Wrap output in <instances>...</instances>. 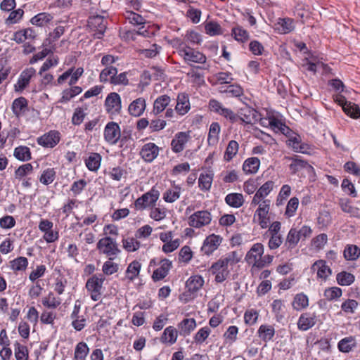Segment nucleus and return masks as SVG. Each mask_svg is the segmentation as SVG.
Instances as JSON below:
<instances>
[{
    "label": "nucleus",
    "instance_id": "obj_1",
    "mask_svg": "<svg viewBox=\"0 0 360 360\" xmlns=\"http://www.w3.org/2000/svg\"><path fill=\"white\" fill-rule=\"evenodd\" d=\"M241 255L237 252L233 251L221 257L218 261L213 263L209 271L215 276L214 281L217 283L224 282L229 276V266H233L240 262Z\"/></svg>",
    "mask_w": 360,
    "mask_h": 360
},
{
    "label": "nucleus",
    "instance_id": "obj_2",
    "mask_svg": "<svg viewBox=\"0 0 360 360\" xmlns=\"http://www.w3.org/2000/svg\"><path fill=\"white\" fill-rule=\"evenodd\" d=\"M178 53L184 60L191 66L193 63L204 64L207 60L206 56L202 53L187 46L184 43L179 45Z\"/></svg>",
    "mask_w": 360,
    "mask_h": 360
},
{
    "label": "nucleus",
    "instance_id": "obj_3",
    "mask_svg": "<svg viewBox=\"0 0 360 360\" xmlns=\"http://www.w3.org/2000/svg\"><path fill=\"white\" fill-rule=\"evenodd\" d=\"M96 247L99 252L110 260L115 259L121 252L116 240L110 236L101 238Z\"/></svg>",
    "mask_w": 360,
    "mask_h": 360
},
{
    "label": "nucleus",
    "instance_id": "obj_4",
    "mask_svg": "<svg viewBox=\"0 0 360 360\" xmlns=\"http://www.w3.org/2000/svg\"><path fill=\"white\" fill-rule=\"evenodd\" d=\"M105 278L102 274H94L88 278L86 288L94 301H98L103 292V284Z\"/></svg>",
    "mask_w": 360,
    "mask_h": 360
},
{
    "label": "nucleus",
    "instance_id": "obj_5",
    "mask_svg": "<svg viewBox=\"0 0 360 360\" xmlns=\"http://www.w3.org/2000/svg\"><path fill=\"white\" fill-rule=\"evenodd\" d=\"M160 197V192L155 188L138 198L134 202V207L137 210H143L155 206Z\"/></svg>",
    "mask_w": 360,
    "mask_h": 360
},
{
    "label": "nucleus",
    "instance_id": "obj_6",
    "mask_svg": "<svg viewBox=\"0 0 360 360\" xmlns=\"http://www.w3.org/2000/svg\"><path fill=\"white\" fill-rule=\"evenodd\" d=\"M210 110L224 117L231 123H236V113H235L231 109L226 108L221 102L216 99H211L209 101Z\"/></svg>",
    "mask_w": 360,
    "mask_h": 360
},
{
    "label": "nucleus",
    "instance_id": "obj_7",
    "mask_svg": "<svg viewBox=\"0 0 360 360\" xmlns=\"http://www.w3.org/2000/svg\"><path fill=\"white\" fill-rule=\"evenodd\" d=\"M211 221L212 215L207 210L195 212L188 217V224L196 229L210 224Z\"/></svg>",
    "mask_w": 360,
    "mask_h": 360
},
{
    "label": "nucleus",
    "instance_id": "obj_8",
    "mask_svg": "<svg viewBox=\"0 0 360 360\" xmlns=\"http://www.w3.org/2000/svg\"><path fill=\"white\" fill-rule=\"evenodd\" d=\"M88 23L90 30L94 32V36L97 39H101L107 28V21L104 18L99 15L91 16Z\"/></svg>",
    "mask_w": 360,
    "mask_h": 360
},
{
    "label": "nucleus",
    "instance_id": "obj_9",
    "mask_svg": "<svg viewBox=\"0 0 360 360\" xmlns=\"http://www.w3.org/2000/svg\"><path fill=\"white\" fill-rule=\"evenodd\" d=\"M236 117V122L241 121L247 124H255L260 120V114L249 106L240 108Z\"/></svg>",
    "mask_w": 360,
    "mask_h": 360
},
{
    "label": "nucleus",
    "instance_id": "obj_10",
    "mask_svg": "<svg viewBox=\"0 0 360 360\" xmlns=\"http://www.w3.org/2000/svg\"><path fill=\"white\" fill-rule=\"evenodd\" d=\"M264 254V245L262 243H255L246 255V260L253 266L262 268L264 263L262 261V256Z\"/></svg>",
    "mask_w": 360,
    "mask_h": 360
},
{
    "label": "nucleus",
    "instance_id": "obj_11",
    "mask_svg": "<svg viewBox=\"0 0 360 360\" xmlns=\"http://www.w3.org/2000/svg\"><path fill=\"white\" fill-rule=\"evenodd\" d=\"M36 75V70L30 67L21 72L17 82L14 85L15 91L21 93L29 85L31 79Z\"/></svg>",
    "mask_w": 360,
    "mask_h": 360
},
{
    "label": "nucleus",
    "instance_id": "obj_12",
    "mask_svg": "<svg viewBox=\"0 0 360 360\" xmlns=\"http://www.w3.org/2000/svg\"><path fill=\"white\" fill-rule=\"evenodd\" d=\"M105 141L110 145H115L119 141L121 132L118 124L114 122H108L104 129Z\"/></svg>",
    "mask_w": 360,
    "mask_h": 360
},
{
    "label": "nucleus",
    "instance_id": "obj_13",
    "mask_svg": "<svg viewBox=\"0 0 360 360\" xmlns=\"http://www.w3.org/2000/svg\"><path fill=\"white\" fill-rule=\"evenodd\" d=\"M60 133L57 131H50L37 139V143L45 148H53L60 141Z\"/></svg>",
    "mask_w": 360,
    "mask_h": 360
},
{
    "label": "nucleus",
    "instance_id": "obj_14",
    "mask_svg": "<svg viewBox=\"0 0 360 360\" xmlns=\"http://www.w3.org/2000/svg\"><path fill=\"white\" fill-rule=\"evenodd\" d=\"M160 148L154 143H147L144 144L140 151V155L142 159L147 162H153L159 154Z\"/></svg>",
    "mask_w": 360,
    "mask_h": 360
},
{
    "label": "nucleus",
    "instance_id": "obj_15",
    "mask_svg": "<svg viewBox=\"0 0 360 360\" xmlns=\"http://www.w3.org/2000/svg\"><path fill=\"white\" fill-rule=\"evenodd\" d=\"M222 238L217 235L212 234L207 236L203 242L201 251L203 254L210 255L221 244Z\"/></svg>",
    "mask_w": 360,
    "mask_h": 360
},
{
    "label": "nucleus",
    "instance_id": "obj_16",
    "mask_svg": "<svg viewBox=\"0 0 360 360\" xmlns=\"http://www.w3.org/2000/svg\"><path fill=\"white\" fill-rule=\"evenodd\" d=\"M191 136L189 132H178L175 134L171 142V147L173 152L178 153L184 150L186 144L190 140Z\"/></svg>",
    "mask_w": 360,
    "mask_h": 360
},
{
    "label": "nucleus",
    "instance_id": "obj_17",
    "mask_svg": "<svg viewBox=\"0 0 360 360\" xmlns=\"http://www.w3.org/2000/svg\"><path fill=\"white\" fill-rule=\"evenodd\" d=\"M106 110L110 113H118L122 108L120 96L115 92L108 95L105 101Z\"/></svg>",
    "mask_w": 360,
    "mask_h": 360
},
{
    "label": "nucleus",
    "instance_id": "obj_18",
    "mask_svg": "<svg viewBox=\"0 0 360 360\" xmlns=\"http://www.w3.org/2000/svg\"><path fill=\"white\" fill-rule=\"evenodd\" d=\"M315 313L305 312L300 315L297 321V328L300 330L306 331L315 326L316 323Z\"/></svg>",
    "mask_w": 360,
    "mask_h": 360
},
{
    "label": "nucleus",
    "instance_id": "obj_19",
    "mask_svg": "<svg viewBox=\"0 0 360 360\" xmlns=\"http://www.w3.org/2000/svg\"><path fill=\"white\" fill-rule=\"evenodd\" d=\"M205 281L200 275L190 276L186 282V288L190 295L195 296L204 285Z\"/></svg>",
    "mask_w": 360,
    "mask_h": 360
},
{
    "label": "nucleus",
    "instance_id": "obj_20",
    "mask_svg": "<svg viewBox=\"0 0 360 360\" xmlns=\"http://www.w3.org/2000/svg\"><path fill=\"white\" fill-rule=\"evenodd\" d=\"M191 109V103L188 94H179L176 98V112L181 116L186 115Z\"/></svg>",
    "mask_w": 360,
    "mask_h": 360
},
{
    "label": "nucleus",
    "instance_id": "obj_21",
    "mask_svg": "<svg viewBox=\"0 0 360 360\" xmlns=\"http://www.w3.org/2000/svg\"><path fill=\"white\" fill-rule=\"evenodd\" d=\"M37 37L36 32L32 28H26L18 30L13 34L12 39L18 44H22L25 41H32Z\"/></svg>",
    "mask_w": 360,
    "mask_h": 360
},
{
    "label": "nucleus",
    "instance_id": "obj_22",
    "mask_svg": "<svg viewBox=\"0 0 360 360\" xmlns=\"http://www.w3.org/2000/svg\"><path fill=\"white\" fill-rule=\"evenodd\" d=\"M172 263L167 259L160 261V266L156 269L152 275V278L155 281H160L166 277L172 268Z\"/></svg>",
    "mask_w": 360,
    "mask_h": 360
},
{
    "label": "nucleus",
    "instance_id": "obj_23",
    "mask_svg": "<svg viewBox=\"0 0 360 360\" xmlns=\"http://www.w3.org/2000/svg\"><path fill=\"white\" fill-rule=\"evenodd\" d=\"M146 108L145 98L140 97L133 101L129 105V113L134 117H139L144 112Z\"/></svg>",
    "mask_w": 360,
    "mask_h": 360
},
{
    "label": "nucleus",
    "instance_id": "obj_24",
    "mask_svg": "<svg viewBox=\"0 0 360 360\" xmlns=\"http://www.w3.org/2000/svg\"><path fill=\"white\" fill-rule=\"evenodd\" d=\"M179 333L180 335L186 337L196 328V321L194 319H184L178 323Z\"/></svg>",
    "mask_w": 360,
    "mask_h": 360
},
{
    "label": "nucleus",
    "instance_id": "obj_25",
    "mask_svg": "<svg viewBox=\"0 0 360 360\" xmlns=\"http://www.w3.org/2000/svg\"><path fill=\"white\" fill-rule=\"evenodd\" d=\"M178 333V330L174 327L168 326L164 330L160 340L163 344L172 345L177 340Z\"/></svg>",
    "mask_w": 360,
    "mask_h": 360
},
{
    "label": "nucleus",
    "instance_id": "obj_26",
    "mask_svg": "<svg viewBox=\"0 0 360 360\" xmlns=\"http://www.w3.org/2000/svg\"><path fill=\"white\" fill-rule=\"evenodd\" d=\"M285 159L291 162L289 168L292 174H296L303 169L311 167L307 161L299 158L298 156L286 157Z\"/></svg>",
    "mask_w": 360,
    "mask_h": 360
},
{
    "label": "nucleus",
    "instance_id": "obj_27",
    "mask_svg": "<svg viewBox=\"0 0 360 360\" xmlns=\"http://www.w3.org/2000/svg\"><path fill=\"white\" fill-rule=\"evenodd\" d=\"M275 26L279 33L287 34L295 29V22L292 19L289 18H279Z\"/></svg>",
    "mask_w": 360,
    "mask_h": 360
},
{
    "label": "nucleus",
    "instance_id": "obj_28",
    "mask_svg": "<svg viewBox=\"0 0 360 360\" xmlns=\"http://www.w3.org/2000/svg\"><path fill=\"white\" fill-rule=\"evenodd\" d=\"M62 299L60 297H57L53 292H49V294L41 299L42 305L49 309H55L61 304Z\"/></svg>",
    "mask_w": 360,
    "mask_h": 360
},
{
    "label": "nucleus",
    "instance_id": "obj_29",
    "mask_svg": "<svg viewBox=\"0 0 360 360\" xmlns=\"http://www.w3.org/2000/svg\"><path fill=\"white\" fill-rule=\"evenodd\" d=\"M341 210L349 214L350 217L360 218V209L352 206L351 202L347 198H342L339 202Z\"/></svg>",
    "mask_w": 360,
    "mask_h": 360
},
{
    "label": "nucleus",
    "instance_id": "obj_30",
    "mask_svg": "<svg viewBox=\"0 0 360 360\" xmlns=\"http://www.w3.org/2000/svg\"><path fill=\"white\" fill-rule=\"evenodd\" d=\"M258 337L264 342L271 340L275 335L274 326L267 324H262L257 330Z\"/></svg>",
    "mask_w": 360,
    "mask_h": 360
},
{
    "label": "nucleus",
    "instance_id": "obj_31",
    "mask_svg": "<svg viewBox=\"0 0 360 360\" xmlns=\"http://www.w3.org/2000/svg\"><path fill=\"white\" fill-rule=\"evenodd\" d=\"M224 200L229 206L233 208L240 207L245 202L243 194L238 193H231L227 194Z\"/></svg>",
    "mask_w": 360,
    "mask_h": 360
},
{
    "label": "nucleus",
    "instance_id": "obj_32",
    "mask_svg": "<svg viewBox=\"0 0 360 360\" xmlns=\"http://www.w3.org/2000/svg\"><path fill=\"white\" fill-rule=\"evenodd\" d=\"M312 269L316 271L317 276L323 280H326L331 274L330 269L323 260L316 262L312 266Z\"/></svg>",
    "mask_w": 360,
    "mask_h": 360
},
{
    "label": "nucleus",
    "instance_id": "obj_33",
    "mask_svg": "<svg viewBox=\"0 0 360 360\" xmlns=\"http://www.w3.org/2000/svg\"><path fill=\"white\" fill-rule=\"evenodd\" d=\"M221 127L218 122H212L209 129L207 142L210 146L217 144L219 139Z\"/></svg>",
    "mask_w": 360,
    "mask_h": 360
},
{
    "label": "nucleus",
    "instance_id": "obj_34",
    "mask_svg": "<svg viewBox=\"0 0 360 360\" xmlns=\"http://www.w3.org/2000/svg\"><path fill=\"white\" fill-rule=\"evenodd\" d=\"M213 172L212 171H206L201 173L198 178V186L202 191H209L211 188L213 180Z\"/></svg>",
    "mask_w": 360,
    "mask_h": 360
},
{
    "label": "nucleus",
    "instance_id": "obj_35",
    "mask_svg": "<svg viewBox=\"0 0 360 360\" xmlns=\"http://www.w3.org/2000/svg\"><path fill=\"white\" fill-rule=\"evenodd\" d=\"M27 106V101L24 97L15 99L12 103V111L13 114L19 117L24 115Z\"/></svg>",
    "mask_w": 360,
    "mask_h": 360
},
{
    "label": "nucleus",
    "instance_id": "obj_36",
    "mask_svg": "<svg viewBox=\"0 0 360 360\" xmlns=\"http://www.w3.org/2000/svg\"><path fill=\"white\" fill-rule=\"evenodd\" d=\"M272 312L276 321L281 322L285 316V305L282 300H275L271 303Z\"/></svg>",
    "mask_w": 360,
    "mask_h": 360
},
{
    "label": "nucleus",
    "instance_id": "obj_37",
    "mask_svg": "<svg viewBox=\"0 0 360 360\" xmlns=\"http://www.w3.org/2000/svg\"><path fill=\"white\" fill-rule=\"evenodd\" d=\"M292 308L296 311L306 309L309 306V298L303 292L297 294L292 303Z\"/></svg>",
    "mask_w": 360,
    "mask_h": 360
},
{
    "label": "nucleus",
    "instance_id": "obj_38",
    "mask_svg": "<svg viewBox=\"0 0 360 360\" xmlns=\"http://www.w3.org/2000/svg\"><path fill=\"white\" fill-rule=\"evenodd\" d=\"M141 268V264L139 262L136 260L131 262L125 271L126 278L130 281H133L139 275Z\"/></svg>",
    "mask_w": 360,
    "mask_h": 360
},
{
    "label": "nucleus",
    "instance_id": "obj_39",
    "mask_svg": "<svg viewBox=\"0 0 360 360\" xmlns=\"http://www.w3.org/2000/svg\"><path fill=\"white\" fill-rule=\"evenodd\" d=\"M171 101L170 97L167 95H162L158 97L154 101L153 112L158 115L162 112Z\"/></svg>",
    "mask_w": 360,
    "mask_h": 360
},
{
    "label": "nucleus",
    "instance_id": "obj_40",
    "mask_svg": "<svg viewBox=\"0 0 360 360\" xmlns=\"http://www.w3.org/2000/svg\"><path fill=\"white\" fill-rule=\"evenodd\" d=\"M181 191L180 186H175L165 191L162 195V198L166 202L172 203L179 198Z\"/></svg>",
    "mask_w": 360,
    "mask_h": 360
},
{
    "label": "nucleus",
    "instance_id": "obj_41",
    "mask_svg": "<svg viewBox=\"0 0 360 360\" xmlns=\"http://www.w3.org/2000/svg\"><path fill=\"white\" fill-rule=\"evenodd\" d=\"M53 18V15L50 13H40L32 17L30 20V22L33 25L43 27L51 22Z\"/></svg>",
    "mask_w": 360,
    "mask_h": 360
},
{
    "label": "nucleus",
    "instance_id": "obj_42",
    "mask_svg": "<svg viewBox=\"0 0 360 360\" xmlns=\"http://www.w3.org/2000/svg\"><path fill=\"white\" fill-rule=\"evenodd\" d=\"M343 255L346 260L355 261L360 256V248L356 245H347L345 248Z\"/></svg>",
    "mask_w": 360,
    "mask_h": 360
},
{
    "label": "nucleus",
    "instance_id": "obj_43",
    "mask_svg": "<svg viewBox=\"0 0 360 360\" xmlns=\"http://www.w3.org/2000/svg\"><path fill=\"white\" fill-rule=\"evenodd\" d=\"M260 161L257 158L247 159L243 165V170L246 174H254L258 171Z\"/></svg>",
    "mask_w": 360,
    "mask_h": 360
},
{
    "label": "nucleus",
    "instance_id": "obj_44",
    "mask_svg": "<svg viewBox=\"0 0 360 360\" xmlns=\"http://www.w3.org/2000/svg\"><path fill=\"white\" fill-rule=\"evenodd\" d=\"M14 354L16 360H28L29 351L27 346L22 345L18 341L13 343Z\"/></svg>",
    "mask_w": 360,
    "mask_h": 360
},
{
    "label": "nucleus",
    "instance_id": "obj_45",
    "mask_svg": "<svg viewBox=\"0 0 360 360\" xmlns=\"http://www.w3.org/2000/svg\"><path fill=\"white\" fill-rule=\"evenodd\" d=\"M336 280L339 285L348 286L354 282L355 276L349 272L342 271L337 274Z\"/></svg>",
    "mask_w": 360,
    "mask_h": 360
},
{
    "label": "nucleus",
    "instance_id": "obj_46",
    "mask_svg": "<svg viewBox=\"0 0 360 360\" xmlns=\"http://www.w3.org/2000/svg\"><path fill=\"white\" fill-rule=\"evenodd\" d=\"M28 266V260L25 257H18L9 262L11 269L14 271H25Z\"/></svg>",
    "mask_w": 360,
    "mask_h": 360
},
{
    "label": "nucleus",
    "instance_id": "obj_47",
    "mask_svg": "<svg viewBox=\"0 0 360 360\" xmlns=\"http://www.w3.org/2000/svg\"><path fill=\"white\" fill-rule=\"evenodd\" d=\"M101 156L98 153H92L85 160L86 167L90 171H97L101 165Z\"/></svg>",
    "mask_w": 360,
    "mask_h": 360
},
{
    "label": "nucleus",
    "instance_id": "obj_48",
    "mask_svg": "<svg viewBox=\"0 0 360 360\" xmlns=\"http://www.w3.org/2000/svg\"><path fill=\"white\" fill-rule=\"evenodd\" d=\"M122 247L127 252H135L140 248V242L136 238L127 237L122 240Z\"/></svg>",
    "mask_w": 360,
    "mask_h": 360
},
{
    "label": "nucleus",
    "instance_id": "obj_49",
    "mask_svg": "<svg viewBox=\"0 0 360 360\" xmlns=\"http://www.w3.org/2000/svg\"><path fill=\"white\" fill-rule=\"evenodd\" d=\"M239 144L236 141L231 140L229 142L224 153V158L226 161L231 160L237 154Z\"/></svg>",
    "mask_w": 360,
    "mask_h": 360
},
{
    "label": "nucleus",
    "instance_id": "obj_50",
    "mask_svg": "<svg viewBox=\"0 0 360 360\" xmlns=\"http://www.w3.org/2000/svg\"><path fill=\"white\" fill-rule=\"evenodd\" d=\"M89 352V349L85 342H79L75 349L74 360H86Z\"/></svg>",
    "mask_w": 360,
    "mask_h": 360
},
{
    "label": "nucleus",
    "instance_id": "obj_51",
    "mask_svg": "<svg viewBox=\"0 0 360 360\" xmlns=\"http://www.w3.org/2000/svg\"><path fill=\"white\" fill-rule=\"evenodd\" d=\"M268 124L270 127L276 132H281L282 134L287 133L290 129L289 128L283 124L280 120L276 117H270L268 120Z\"/></svg>",
    "mask_w": 360,
    "mask_h": 360
},
{
    "label": "nucleus",
    "instance_id": "obj_52",
    "mask_svg": "<svg viewBox=\"0 0 360 360\" xmlns=\"http://www.w3.org/2000/svg\"><path fill=\"white\" fill-rule=\"evenodd\" d=\"M14 157L20 161H27L31 159L30 150L27 146H18L15 148Z\"/></svg>",
    "mask_w": 360,
    "mask_h": 360
},
{
    "label": "nucleus",
    "instance_id": "obj_53",
    "mask_svg": "<svg viewBox=\"0 0 360 360\" xmlns=\"http://www.w3.org/2000/svg\"><path fill=\"white\" fill-rule=\"evenodd\" d=\"M65 32V27L63 26L56 27L53 32L49 33L48 38L45 40L44 46H53L52 43L58 39Z\"/></svg>",
    "mask_w": 360,
    "mask_h": 360
},
{
    "label": "nucleus",
    "instance_id": "obj_54",
    "mask_svg": "<svg viewBox=\"0 0 360 360\" xmlns=\"http://www.w3.org/2000/svg\"><path fill=\"white\" fill-rule=\"evenodd\" d=\"M117 74V69L115 67L110 66L106 67L105 69H103L101 72L100 73V81L101 82H111V80L112 79L113 77L115 76V75Z\"/></svg>",
    "mask_w": 360,
    "mask_h": 360
},
{
    "label": "nucleus",
    "instance_id": "obj_55",
    "mask_svg": "<svg viewBox=\"0 0 360 360\" xmlns=\"http://www.w3.org/2000/svg\"><path fill=\"white\" fill-rule=\"evenodd\" d=\"M231 35L239 42H244L249 38L248 32L242 27L238 25L232 28Z\"/></svg>",
    "mask_w": 360,
    "mask_h": 360
},
{
    "label": "nucleus",
    "instance_id": "obj_56",
    "mask_svg": "<svg viewBox=\"0 0 360 360\" xmlns=\"http://www.w3.org/2000/svg\"><path fill=\"white\" fill-rule=\"evenodd\" d=\"M356 345L355 340L352 337L345 338L338 343V349L342 352H350Z\"/></svg>",
    "mask_w": 360,
    "mask_h": 360
},
{
    "label": "nucleus",
    "instance_id": "obj_57",
    "mask_svg": "<svg viewBox=\"0 0 360 360\" xmlns=\"http://www.w3.org/2000/svg\"><path fill=\"white\" fill-rule=\"evenodd\" d=\"M124 17L129 23L134 25H142L146 23V20L141 15L133 11H126Z\"/></svg>",
    "mask_w": 360,
    "mask_h": 360
},
{
    "label": "nucleus",
    "instance_id": "obj_58",
    "mask_svg": "<svg viewBox=\"0 0 360 360\" xmlns=\"http://www.w3.org/2000/svg\"><path fill=\"white\" fill-rule=\"evenodd\" d=\"M56 177V172L53 168H47L43 171L39 177V181L44 185L51 184Z\"/></svg>",
    "mask_w": 360,
    "mask_h": 360
},
{
    "label": "nucleus",
    "instance_id": "obj_59",
    "mask_svg": "<svg viewBox=\"0 0 360 360\" xmlns=\"http://www.w3.org/2000/svg\"><path fill=\"white\" fill-rule=\"evenodd\" d=\"M32 171L33 167L30 163L24 164L15 169V177L17 179L22 180L25 176L30 174Z\"/></svg>",
    "mask_w": 360,
    "mask_h": 360
},
{
    "label": "nucleus",
    "instance_id": "obj_60",
    "mask_svg": "<svg viewBox=\"0 0 360 360\" xmlns=\"http://www.w3.org/2000/svg\"><path fill=\"white\" fill-rule=\"evenodd\" d=\"M300 241V238L297 233V229L292 228L286 238L285 245L288 249L294 248Z\"/></svg>",
    "mask_w": 360,
    "mask_h": 360
},
{
    "label": "nucleus",
    "instance_id": "obj_61",
    "mask_svg": "<svg viewBox=\"0 0 360 360\" xmlns=\"http://www.w3.org/2000/svg\"><path fill=\"white\" fill-rule=\"evenodd\" d=\"M343 111L354 119L360 117L359 107L355 103L351 102L349 103H345Z\"/></svg>",
    "mask_w": 360,
    "mask_h": 360
},
{
    "label": "nucleus",
    "instance_id": "obj_62",
    "mask_svg": "<svg viewBox=\"0 0 360 360\" xmlns=\"http://www.w3.org/2000/svg\"><path fill=\"white\" fill-rule=\"evenodd\" d=\"M24 14V11L21 8L11 11L8 17L6 19V25H13L20 22Z\"/></svg>",
    "mask_w": 360,
    "mask_h": 360
},
{
    "label": "nucleus",
    "instance_id": "obj_63",
    "mask_svg": "<svg viewBox=\"0 0 360 360\" xmlns=\"http://www.w3.org/2000/svg\"><path fill=\"white\" fill-rule=\"evenodd\" d=\"M238 328L236 326H229L224 334V338L226 343L232 344L237 339Z\"/></svg>",
    "mask_w": 360,
    "mask_h": 360
},
{
    "label": "nucleus",
    "instance_id": "obj_64",
    "mask_svg": "<svg viewBox=\"0 0 360 360\" xmlns=\"http://www.w3.org/2000/svg\"><path fill=\"white\" fill-rule=\"evenodd\" d=\"M166 210L162 207H157L155 206L150 208L149 217L155 221H161L166 217Z\"/></svg>",
    "mask_w": 360,
    "mask_h": 360
}]
</instances>
